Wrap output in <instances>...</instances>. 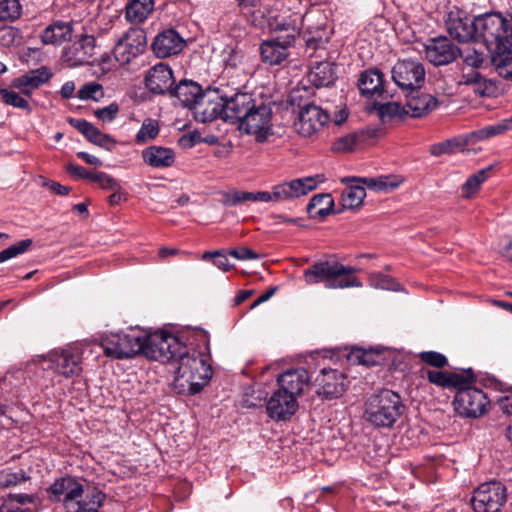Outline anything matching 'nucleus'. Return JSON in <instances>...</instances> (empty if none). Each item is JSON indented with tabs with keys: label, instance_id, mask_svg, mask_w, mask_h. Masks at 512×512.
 Listing matches in <instances>:
<instances>
[{
	"label": "nucleus",
	"instance_id": "nucleus-1",
	"mask_svg": "<svg viewBox=\"0 0 512 512\" xmlns=\"http://www.w3.org/2000/svg\"><path fill=\"white\" fill-rule=\"evenodd\" d=\"M171 372L175 374L173 389L179 394L201 392L212 376L207 357L186 345L172 365Z\"/></svg>",
	"mask_w": 512,
	"mask_h": 512
},
{
	"label": "nucleus",
	"instance_id": "nucleus-2",
	"mask_svg": "<svg viewBox=\"0 0 512 512\" xmlns=\"http://www.w3.org/2000/svg\"><path fill=\"white\" fill-rule=\"evenodd\" d=\"M302 92H307L305 86L302 89L297 87L289 96L290 103L299 107L298 122L295 125L300 135L310 137L330 120L336 125H341L347 120L349 110L346 103L329 104L325 107L310 102L301 104Z\"/></svg>",
	"mask_w": 512,
	"mask_h": 512
},
{
	"label": "nucleus",
	"instance_id": "nucleus-3",
	"mask_svg": "<svg viewBox=\"0 0 512 512\" xmlns=\"http://www.w3.org/2000/svg\"><path fill=\"white\" fill-rule=\"evenodd\" d=\"M404 410L401 396L392 390L383 389L366 399L363 419L377 428H391Z\"/></svg>",
	"mask_w": 512,
	"mask_h": 512
},
{
	"label": "nucleus",
	"instance_id": "nucleus-4",
	"mask_svg": "<svg viewBox=\"0 0 512 512\" xmlns=\"http://www.w3.org/2000/svg\"><path fill=\"white\" fill-rule=\"evenodd\" d=\"M475 42H483L490 53L506 51L512 45V29L500 13H485L476 17Z\"/></svg>",
	"mask_w": 512,
	"mask_h": 512
},
{
	"label": "nucleus",
	"instance_id": "nucleus-5",
	"mask_svg": "<svg viewBox=\"0 0 512 512\" xmlns=\"http://www.w3.org/2000/svg\"><path fill=\"white\" fill-rule=\"evenodd\" d=\"M250 23L259 29H268L277 34L276 37L284 39L285 43H293L304 26L303 15L277 14L272 10L265 14L261 9L252 12Z\"/></svg>",
	"mask_w": 512,
	"mask_h": 512
},
{
	"label": "nucleus",
	"instance_id": "nucleus-6",
	"mask_svg": "<svg viewBox=\"0 0 512 512\" xmlns=\"http://www.w3.org/2000/svg\"><path fill=\"white\" fill-rule=\"evenodd\" d=\"M309 285L323 283L328 289H343L352 286V267L337 260L318 261L303 273Z\"/></svg>",
	"mask_w": 512,
	"mask_h": 512
},
{
	"label": "nucleus",
	"instance_id": "nucleus-7",
	"mask_svg": "<svg viewBox=\"0 0 512 512\" xmlns=\"http://www.w3.org/2000/svg\"><path fill=\"white\" fill-rule=\"evenodd\" d=\"M145 331L129 329L106 335L101 341L104 354L115 359H128L142 353Z\"/></svg>",
	"mask_w": 512,
	"mask_h": 512
},
{
	"label": "nucleus",
	"instance_id": "nucleus-8",
	"mask_svg": "<svg viewBox=\"0 0 512 512\" xmlns=\"http://www.w3.org/2000/svg\"><path fill=\"white\" fill-rule=\"evenodd\" d=\"M324 175L317 174L303 178L293 179L272 187L271 192H253L254 202L287 201L308 194L324 182Z\"/></svg>",
	"mask_w": 512,
	"mask_h": 512
},
{
	"label": "nucleus",
	"instance_id": "nucleus-9",
	"mask_svg": "<svg viewBox=\"0 0 512 512\" xmlns=\"http://www.w3.org/2000/svg\"><path fill=\"white\" fill-rule=\"evenodd\" d=\"M145 347L142 350L147 358L168 363L171 367L184 349L185 344L179 338L165 332L147 334L145 332Z\"/></svg>",
	"mask_w": 512,
	"mask_h": 512
},
{
	"label": "nucleus",
	"instance_id": "nucleus-10",
	"mask_svg": "<svg viewBox=\"0 0 512 512\" xmlns=\"http://www.w3.org/2000/svg\"><path fill=\"white\" fill-rule=\"evenodd\" d=\"M145 347L142 350L147 358L168 363L171 367L184 349L185 344L179 338L165 332L147 334L145 332Z\"/></svg>",
	"mask_w": 512,
	"mask_h": 512
},
{
	"label": "nucleus",
	"instance_id": "nucleus-11",
	"mask_svg": "<svg viewBox=\"0 0 512 512\" xmlns=\"http://www.w3.org/2000/svg\"><path fill=\"white\" fill-rule=\"evenodd\" d=\"M46 370L56 377L73 379L82 373V352L75 346L54 349L45 357Z\"/></svg>",
	"mask_w": 512,
	"mask_h": 512
},
{
	"label": "nucleus",
	"instance_id": "nucleus-12",
	"mask_svg": "<svg viewBox=\"0 0 512 512\" xmlns=\"http://www.w3.org/2000/svg\"><path fill=\"white\" fill-rule=\"evenodd\" d=\"M506 501V487L499 481L480 484L474 490L471 498V504L475 512H500Z\"/></svg>",
	"mask_w": 512,
	"mask_h": 512
},
{
	"label": "nucleus",
	"instance_id": "nucleus-13",
	"mask_svg": "<svg viewBox=\"0 0 512 512\" xmlns=\"http://www.w3.org/2000/svg\"><path fill=\"white\" fill-rule=\"evenodd\" d=\"M305 29L304 40L306 44L305 53L308 57L321 49H325V45L329 41L330 29L326 25L325 18L318 10H312L303 15Z\"/></svg>",
	"mask_w": 512,
	"mask_h": 512
},
{
	"label": "nucleus",
	"instance_id": "nucleus-14",
	"mask_svg": "<svg viewBox=\"0 0 512 512\" xmlns=\"http://www.w3.org/2000/svg\"><path fill=\"white\" fill-rule=\"evenodd\" d=\"M489 400L486 394L470 384L458 387L453 400L456 413L464 418H478L486 412Z\"/></svg>",
	"mask_w": 512,
	"mask_h": 512
},
{
	"label": "nucleus",
	"instance_id": "nucleus-15",
	"mask_svg": "<svg viewBox=\"0 0 512 512\" xmlns=\"http://www.w3.org/2000/svg\"><path fill=\"white\" fill-rule=\"evenodd\" d=\"M425 74L423 64L412 59L399 60L391 70L394 83L403 91L409 92L421 88Z\"/></svg>",
	"mask_w": 512,
	"mask_h": 512
},
{
	"label": "nucleus",
	"instance_id": "nucleus-16",
	"mask_svg": "<svg viewBox=\"0 0 512 512\" xmlns=\"http://www.w3.org/2000/svg\"><path fill=\"white\" fill-rule=\"evenodd\" d=\"M146 34L140 28H131L116 43L113 54L119 64L124 65L142 54L146 48Z\"/></svg>",
	"mask_w": 512,
	"mask_h": 512
},
{
	"label": "nucleus",
	"instance_id": "nucleus-17",
	"mask_svg": "<svg viewBox=\"0 0 512 512\" xmlns=\"http://www.w3.org/2000/svg\"><path fill=\"white\" fill-rule=\"evenodd\" d=\"M247 134L254 135L262 142L272 134V108L263 102L257 103L248 117L240 126Z\"/></svg>",
	"mask_w": 512,
	"mask_h": 512
},
{
	"label": "nucleus",
	"instance_id": "nucleus-18",
	"mask_svg": "<svg viewBox=\"0 0 512 512\" xmlns=\"http://www.w3.org/2000/svg\"><path fill=\"white\" fill-rule=\"evenodd\" d=\"M196 121L206 123L217 118L225 120V98L216 90H205L193 110Z\"/></svg>",
	"mask_w": 512,
	"mask_h": 512
},
{
	"label": "nucleus",
	"instance_id": "nucleus-19",
	"mask_svg": "<svg viewBox=\"0 0 512 512\" xmlns=\"http://www.w3.org/2000/svg\"><path fill=\"white\" fill-rule=\"evenodd\" d=\"M84 492L83 484L72 476H64L56 479L47 489L48 499L52 502H60L64 510Z\"/></svg>",
	"mask_w": 512,
	"mask_h": 512
},
{
	"label": "nucleus",
	"instance_id": "nucleus-20",
	"mask_svg": "<svg viewBox=\"0 0 512 512\" xmlns=\"http://www.w3.org/2000/svg\"><path fill=\"white\" fill-rule=\"evenodd\" d=\"M96 39L93 35L83 34L71 45L64 48L63 61L71 67L88 64L94 55Z\"/></svg>",
	"mask_w": 512,
	"mask_h": 512
},
{
	"label": "nucleus",
	"instance_id": "nucleus-21",
	"mask_svg": "<svg viewBox=\"0 0 512 512\" xmlns=\"http://www.w3.org/2000/svg\"><path fill=\"white\" fill-rule=\"evenodd\" d=\"M345 375L336 368L323 367L314 379L318 395L334 398L340 396L345 390Z\"/></svg>",
	"mask_w": 512,
	"mask_h": 512
},
{
	"label": "nucleus",
	"instance_id": "nucleus-22",
	"mask_svg": "<svg viewBox=\"0 0 512 512\" xmlns=\"http://www.w3.org/2000/svg\"><path fill=\"white\" fill-rule=\"evenodd\" d=\"M475 22L476 17L471 19L464 11L455 10L448 13L445 24L447 32L452 38L460 42H467L469 40L475 41Z\"/></svg>",
	"mask_w": 512,
	"mask_h": 512
},
{
	"label": "nucleus",
	"instance_id": "nucleus-23",
	"mask_svg": "<svg viewBox=\"0 0 512 512\" xmlns=\"http://www.w3.org/2000/svg\"><path fill=\"white\" fill-rule=\"evenodd\" d=\"M256 105V100L246 92H238L225 98V121L239 122L241 126Z\"/></svg>",
	"mask_w": 512,
	"mask_h": 512
},
{
	"label": "nucleus",
	"instance_id": "nucleus-24",
	"mask_svg": "<svg viewBox=\"0 0 512 512\" xmlns=\"http://www.w3.org/2000/svg\"><path fill=\"white\" fill-rule=\"evenodd\" d=\"M426 58L435 66L447 65L460 54V49L448 38L431 39L425 47Z\"/></svg>",
	"mask_w": 512,
	"mask_h": 512
},
{
	"label": "nucleus",
	"instance_id": "nucleus-25",
	"mask_svg": "<svg viewBox=\"0 0 512 512\" xmlns=\"http://www.w3.org/2000/svg\"><path fill=\"white\" fill-rule=\"evenodd\" d=\"M298 409V401L289 394L276 390L266 405L268 416L276 421H285L290 419Z\"/></svg>",
	"mask_w": 512,
	"mask_h": 512
},
{
	"label": "nucleus",
	"instance_id": "nucleus-26",
	"mask_svg": "<svg viewBox=\"0 0 512 512\" xmlns=\"http://www.w3.org/2000/svg\"><path fill=\"white\" fill-rule=\"evenodd\" d=\"M310 375L303 368L288 369L277 377L279 389L292 396L295 400L303 393L310 381Z\"/></svg>",
	"mask_w": 512,
	"mask_h": 512
},
{
	"label": "nucleus",
	"instance_id": "nucleus-27",
	"mask_svg": "<svg viewBox=\"0 0 512 512\" xmlns=\"http://www.w3.org/2000/svg\"><path fill=\"white\" fill-rule=\"evenodd\" d=\"M423 376H426L429 383L436 385L443 389L462 387L472 384L475 381L473 374L462 375L455 372L438 371L431 369H421Z\"/></svg>",
	"mask_w": 512,
	"mask_h": 512
},
{
	"label": "nucleus",
	"instance_id": "nucleus-28",
	"mask_svg": "<svg viewBox=\"0 0 512 512\" xmlns=\"http://www.w3.org/2000/svg\"><path fill=\"white\" fill-rule=\"evenodd\" d=\"M173 83L172 70L164 63H158L151 67L145 76V85L154 94L170 92Z\"/></svg>",
	"mask_w": 512,
	"mask_h": 512
},
{
	"label": "nucleus",
	"instance_id": "nucleus-29",
	"mask_svg": "<svg viewBox=\"0 0 512 512\" xmlns=\"http://www.w3.org/2000/svg\"><path fill=\"white\" fill-rule=\"evenodd\" d=\"M184 45L185 41L177 31L167 29L155 37L152 49L157 57L166 58L181 52Z\"/></svg>",
	"mask_w": 512,
	"mask_h": 512
},
{
	"label": "nucleus",
	"instance_id": "nucleus-30",
	"mask_svg": "<svg viewBox=\"0 0 512 512\" xmlns=\"http://www.w3.org/2000/svg\"><path fill=\"white\" fill-rule=\"evenodd\" d=\"M52 76L53 73L50 68L41 66L15 78L12 81V86L19 89L23 94L31 96L33 90L49 82Z\"/></svg>",
	"mask_w": 512,
	"mask_h": 512
},
{
	"label": "nucleus",
	"instance_id": "nucleus-31",
	"mask_svg": "<svg viewBox=\"0 0 512 512\" xmlns=\"http://www.w3.org/2000/svg\"><path fill=\"white\" fill-rule=\"evenodd\" d=\"M398 186L397 182H391L388 177L368 178V177H355L354 176V211L356 208L363 204L366 197L367 187L373 191H389Z\"/></svg>",
	"mask_w": 512,
	"mask_h": 512
},
{
	"label": "nucleus",
	"instance_id": "nucleus-32",
	"mask_svg": "<svg viewBox=\"0 0 512 512\" xmlns=\"http://www.w3.org/2000/svg\"><path fill=\"white\" fill-rule=\"evenodd\" d=\"M106 495L97 488L84 489L80 496L67 507L65 512H100Z\"/></svg>",
	"mask_w": 512,
	"mask_h": 512
},
{
	"label": "nucleus",
	"instance_id": "nucleus-33",
	"mask_svg": "<svg viewBox=\"0 0 512 512\" xmlns=\"http://www.w3.org/2000/svg\"><path fill=\"white\" fill-rule=\"evenodd\" d=\"M204 92L197 82L184 79L170 90V96L177 98L183 107L194 110Z\"/></svg>",
	"mask_w": 512,
	"mask_h": 512
},
{
	"label": "nucleus",
	"instance_id": "nucleus-34",
	"mask_svg": "<svg viewBox=\"0 0 512 512\" xmlns=\"http://www.w3.org/2000/svg\"><path fill=\"white\" fill-rule=\"evenodd\" d=\"M69 123L82 133L89 142L107 150L114 148L115 140L110 135L102 133L96 126L85 119L71 118Z\"/></svg>",
	"mask_w": 512,
	"mask_h": 512
},
{
	"label": "nucleus",
	"instance_id": "nucleus-35",
	"mask_svg": "<svg viewBox=\"0 0 512 512\" xmlns=\"http://www.w3.org/2000/svg\"><path fill=\"white\" fill-rule=\"evenodd\" d=\"M306 77L307 81L317 88L329 87L337 79L336 66L328 61L317 62L311 65Z\"/></svg>",
	"mask_w": 512,
	"mask_h": 512
},
{
	"label": "nucleus",
	"instance_id": "nucleus-36",
	"mask_svg": "<svg viewBox=\"0 0 512 512\" xmlns=\"http://www.w3.org/2000/svg\"><path fill=\"white\" fill-rule=\"evenodd\" d=\"M291 45L292 43H285V40L279 37L263 41L260 46L262 61L271 66L279 65L288 57V48Z\"/></svg>",
	"mask_w": 512,
	"mask_h": 512
},
{
	"label": "nucleus",
	"instance_id": "nucleus-37",
	"mask_svg": "<svg viewBox=\"0 0 512 512\" xmlns=\"http://www.w3.org/2000/svg\"><path fill=\"white\" fill-rule=\"evenodd\" d=\"M357 86L363 96H380L384 92V74L378 68L367 69L360 74Z\"/></svg>",
	"mask_w": 512,
	"mask_h": 512
},
{
	"label": "nucleus",
	"instance_id": "nucleus-38",
	"mask_svg": "<svg viewBox=\"0 0 512 512\" xmlns=\"http://www.w3.org/2000/svg\"><path fill=\"white\" fill-rule=\"evenodd\" d=\"M438 100L430 94H418L416 96H407L405 104V114L414 118L423 117L436 109Z\"/></svg>",
	"mask_w": 512,
	"mask_h": 512
},
{
	"label": "nucleus",
	"instance_id": "nucleus-39",
	"mask_svg": "<svg viewBox=\"0 0 512 512\" xmlns=\"http://www.w3.org/2000/svg\"><path fill=\"white\" fill-rule=\"evenodd\" d=\"M73 25L71 22L55 21L41 33V41L46 45H60L71 39Z\"/></svg>",
	"mask_w": 512,
	"mask_h": 512
},
{
	"label": "nucleus",
	"instance_id": "nucleus-40",
	"mask_svg": "<svg viewBox=\"0 0 512 512\" xmlns=\"http://www.w3.org/2000/svg\"><path fill=\"white\" fill-rule=\"evenodd\" d=\"M145 163L154 168H166L172 166L175 160L174 151L161 146H150L142 152Z\"/></svg>",
	"mask_w": 512,
	"mask_h": 512
},
{
	"label": "nucleus",
	"instance_id": "nucleus-41",
	"mask_svg": "<svg viewBox=\"0 0 512 512\" xmlns=\"http://www.w3.org/2000/svg\"><path fill=\"white\" fill-rule=\"evenodd\" d=\"M152 9V0H131L126 6V18L132 23L143 22Z\"/></svg>",
	"mask_w": 512,
	"mask_h": 512
},
{
	"label": "nucleus",
	"instance_id": "nucleus-42",
	"mask_svg": "<svg viewBox=\"0 0 512 512\" xmlns=\"http://www.w3.org/2000/svg\"><path fill=\"white\" fill-rule=\"evenodd\" d=\"M472 144L469 135L454 137L441 143H437L431 146L430 152L434 156H440L443 154H452L456 151L463 150L465 146Z\"/></svg>",
	"mask_w": 512,
	"mask_h": 512
},
{
	"label": "nucleus",
	"instance_id": "nucleus-43",
	"mask_svg": "<svg viewBox=\"0 0 512 512\" xmlns=\"http://www.w3.org/2000/svg\"><path fill=\"white\" fill-rule=\"evenodd\" d=\"M492 63L497 74L506 81L512 82V55L508 50L491 53Z\"/></svg>",
	"mask_w": 512,
	"mask_h": 512
},
{
	"label": "nucleus",
	"instance_id": "nucleus-44",
	"mask_svg": "<svg viewBox=\"0 0 512 512\" xmlns=\"http://www.w3.org/2000/svg\"><path fill=\"white\" fill-rule=\"evenodd\" d=\"M333 200L329 194L314 195L307 205V212L311 218L324 217L328 214Z\"/></svg>",
	"mask_w": 512,
	"mask_h": 512
},
{
	"label": "nucleus",
	"instance_id": "nucleus-45",
	"mask_svg": "<svg viewBox=\"0 0 512 512\" xmlns=\"http://www.w3.org/2000/svg\"><path fill=\"white\" fill-rule=\"evenodd\" d=\"M492 168L493 166H488L471 175L462 185V196L464 198H471L479 190L481 184L488 179Z\"/></svg>",
	"mask_w": 512,
	"mask_h": 512
},
{
	"label": "nucleus",
	"instance_id": "nucleus-46",
	"mask_svg": "<svg viewBox=\"0 0 512 512\" xmlns=\"http://www.w3.org/2000/svg\"><path fill=\"white\" fill-rule=\"evenodd\" d=\"M354 357L359 365L372 367L382 364L384 358L379 350L362 349L354 346Z\"/></svg>",
	"mask_w": 512,
	"mask_h": 512
},
{
	"label": "nucleus",
	"instance_id": "nucleus-47",
	"mask_svg": "<svg viewBox=\"0 0 512 512\" xmlns=\"http://www.w3.org/2000/svg\"><path fill=\"white\" fill-rule=\"evenodd\" d=\"M22 6L19 0L0 1V22L15 21L21 16Z\"/></svg>",
	"mask_w": 512,
	"mask_h": 512
},
{
	"label": "nucleus",
	"instance_id": "nucleus-48",
	"mask_svg": "<svg viewBox=\"0 0 512 512\" xmlns=\"http://www.w3.org/2000/svg\"><path fill=\"white\" fill-rule=\"evenodd\" d=\"M458 56L462 58L466 67L473 69L481 68L486 60V56L482 51L471 47H467L462 51L460 50V54Z\"/></svg>",
	"mask_w": 512,
	"mask_h": 512
},
{
	"label": "nucleus",
	"instance_id": "nucleus-49",
	"mask_svg": "<svg viewBox=\"0 0 512 512\" xmlns=\"http://www.w3.org/2000/svg\"><path fill=\"white\" fill-rule=\"evenodd\" d=\"M77 97L80 100H94L98 102L104 97V90L101 84L88 82L78 90Z\"/></svg>",
	"mask_w": 512,
	"mask_h": 512
},
{
	"label": "nucleus",
	"instance_id": "nucleus-50",
	"mask_svg": "<svg viewBox=\"0 0 512 512\" xmlns=\"http://www.w3.org/2000/svg\"><path fill=\"white\" fill-rule=\"evenodd\" d=\"M507 129L508 125L503 123L490 125L477 131H473L472 133L469 134V138L471 139V142L473 144L477 140H484L496 135L503 134L505 131H507Z\"/></svg>",
	"mask_w": 512,
	"mask_h": 512
},
{
	"label": "nucleus",
	"instance_id": "nucleus-51",
	"mask_svg": "<svg viewBox=\"0 0 512 512\" xmlns=\"http://www.w3.org/2000/svg\"><path fill=\"white\" fill-rule=\"evenodd\" d=\"M32 239H23L0 252V263L21 255L32 246Z\"/></svg>",
	"mask_w": 512,
	"mask_h": 512
},
{
	"label": "nucleus",
	"instance_id": "nucleus-52",
	"mask_svg": "<svg viewBox=\"0 0 512 512\" xmlns=\"http://www.w3.org/2000/svg\"><path fill=\"white\" fill-rule=\"evenodd\" d=\"M418 358L424 364L437 369H441L448 366L447 357L440 352L423 351L418 354Z\"/></svg>",
	"mask_w": 512,
	"mask_h": 512
},
{
	"label": "nucleus",
	"instance_id": "nucleus-53",
	"mask_svg": "<svg viewBox=\"0 0 512 512\" xmlns=\"http://www.w3.org/2000/svg\"><path fill=\"white\" fill-rule=\"evenodd\" d=\"M405 110V106H401L396 102H390L379 106L378 115L382 122H386L396 116L402 117L405 114Z\"/></svg>",
	"mask_w": 512,
	"mask_h": 512
},
{
	"label": "nucleus",
	"instance_id": "nucleus-54",
	"mask_svg": "<svg viewBox=\"0 0 512 512\" xmlns=\"http://www.w3.org/2000/svg\"><path fill=\"white\" fill-rule=\"evenodd\" d=\"M159 133L158 123L154 120L148 119L144 121L140 130L136 135V141L143 143L149 139H154Z\"/></svg>",
	"mask_w": 512,
	"mask_h": 512
},
{
	"label": "nucleus",
	"instance_id": "nucleus-55",
	"mask_svg": "<svg viewBox=\"0 0 512 512\" xmlns=\"http://www.w3.org/2000/svg\"><path fill=\"white\" fill-rule=\"evenodd\" d=\"M0 94L5 104L20 109H30L28 101L15 91H11L4 88L0 90Z\"/></svg>",
	"mask_w": 512,
	"mask_h": 512
},
{
	"label": "nucleus",
	"instance_id": "nucleus-56",
	"mask_svg": "<svg viewBox=\"0 0 512 512\" xmlns=\"http://www.w3.org/2000/svg\"><path fill=\"white\" fill-rule=\"evenodd\" d=\"M269 1L270 0H245L243 3H239L238 5L241 7L243 13L250 22L251 14L255 10L261 9L265 11V14H268V11H270L268 8Z\"/></svg>",
	"mask_w": 512,
	"mask_h": 512
},
{
	"label": "nucleus",
	"instance_id": "nucleus-57",
	"mask_svg": "<svg viewBox=\"0 0 512 512\" xmlns=\"http://www.w3.org/2000/svg\"><path fill=\"white\" fill-rule=\"evenodd\" d=\"M27 479L28 477L25 475L23 470H19L18 472H7L0 477V486L4 488L17 486L25 482Z\"/></svg>",
	"mask_w": 512,
	"mask_h": 512
},
{
	"label": "nucleus",
	"instance_id": "nucleus-58",
	"mask_svg": "<svg viewBox=\"0 0 512 512\" xmlns=\"http://www.w3.org/2000/svg\"><path fill=\"white\" fill-rule=\"evenodd\" d=\"M370 284L375 288L397 290L399 284L394 279L381 273H375L370 276Z\"/></svg>",
	"mask_w": 512,
	"mask_h": 512
},
{
	"label": "nucleus",
	"instance_id": "nucleus-59",
	"mask_svg": "<svg viewBox=\"0 0 512 512\" xmlns=\"http://www.w3.org/2000/svg\"><path fill=\"white\" fill-rule=\"evenodd\" d=\"M92 182L98 183L99 186L105 190L113 191L121 189L119 182L105 172L94 173Z\"/></svg>",
	"mask_w": 512,
	"mask_h": 512
},
{
	"label": "nucleus",
	"instance_id": "nucleus-60",
	"mask_svg": "<svg viewBox=\"0 0 512 512\" xmlns=\"http://www.w3.org/2000/svg\"><path fill=\"white\" fill-rule=\"evenodd\" d=\"M119 112V105L117 103H111L110 105L96 109L94 115L104 123L112 122Z\"/></svg>",
	"mask_w": 512,
	"mask_h": 512
},
{
	"label": "nucleus",
	"instance_id": "nucleus-61",
	"mask_svg": "<svg viewBox=\"0 0 512 512\" xmlns=\"http://www.w3.org/2000/svg\"><path fill=\"white\" fill-rule=\"evenodd\" d=\"M229 255L237 260H257L260 258L254 250L247 247L234 248L229 251Z\"/></svg>",
	"mask_w": 512,
	"mask_h": 512
},
{
	"label": "nucleus",
	"instance_id": "nucleus-62",
	"mask_svg": "<svg viewBox=\"0 0 512 512\" xmlns=\"http://www.w3.org/2000/svg\"><path fill=\"white\" fill-rule=\"evenodd\" d=\"M474 92L479 96H490L494 92V84L491 80L481 77L474 85Z\"/></svg>",
	"mask_w": 512,
	"mask_h": 512
},
{
	"label": "nucleus",
	"instance_id": "nucleus-63",
	"mask_svg": "<svg viewBox=\"0 0 512 512\" xmlns=\"http://www.w3.org/2000/svg\"><path fill=\"white\" fill-rule=\"evenodd\" d=\"M66 169L67 172L76 179H88L92 181L94 176V173L88 171L86 168L78 164L69 163Z\"/></svg>",
	"mask_w": 512,
	"mask_h": 512
},
{
	"label": "nucleus",
	"instance_id": "nucleus-64",
	"mask_svg": "<svg viewBox=\"0 0 512 512\" xmlns=\"http://www.w3.org/2000/svg\"><path fill=\"white\" fill-rule=\"evenodd\" d=\"M341 182L347 185L341 193L342 206L346 209H352V177H344Z\"/></svg>",
	"mask_w": 512,
	"mask_h": 512
}]
</instances>
